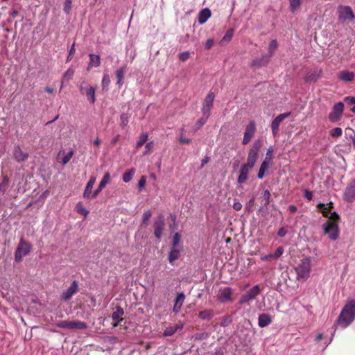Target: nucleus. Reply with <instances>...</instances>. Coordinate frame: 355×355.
Returning <instances> with one entry per match:
<instances>
[{
  "mask_svg": "<svg viewBox=\"0 0 355 355\" xmlns=\"http://www.w3.org/2000/svg\"><path fill=\"white\" fill-rule=\"evenodd\" d=\"M311 258L306 257L297 265L295 268L297 279L305 281L309 277L311 272Z\"/></svg>",
  "mask_w": 355,
  "mask_h": 355,
  "instance_id": "f03ea898",
  "label": "nucleus"
},
{
  "mask_svg": "<svg viewBox=\"0 0 355 355\" xmlns=\"http://www.w3.org/2000/svg\"><path fill=\"white\" fill-rule=\"evenodd\" d=\"M74 75V70L71 68L68 69L63 75V80L65 81H69L73 78Z\"/></svg>",
  "mask_w": 355,
  "mask_h": 355,
  "instance_id": "58836bf2",
  "label": "nucleus"
},
{
  "mask_svg": "<svg viewBox=\"0 0 355 355\" xmlns=\"http://www.w3.org/2000/svg\"><path fill=\"white\" fill-rule=\"evenodd\" d=\"M304 196L308 200H311L313 198V193L307 189L304 190Z\"/></svg>",
  "mask_w": 355,
  "mask_h": 355,
  "instance_id": "680f3d73",
  "label": "nucleus"
},
{
  "mask_svg": "<svg viewBox=\"0 0 355 355\" xmlns=\"http://www.w3.org/2000/svg\"><path fill=\"white\" fill-rule=\"evenodd\" d=\"M76 209L78 213L82 214L85 217H86L89 214V211L84 207L81 202L77 203Z\"/></svg>",
  "mask_w": 355,
  "mask_h": 355,
  "instance_id": "f704fd0d",
  "label": "nucleus"
},
{
  "mask_svg": "<svg viewBox=\"0 0 355 355\" xmlns=\"http://www.w3.org/2000/svg\"><path fill=\"white\" fill-rule=\"evenodd\" d=\"M266 159H267V157ZM268 168H269V161H268L267 159H265L262 162V163L261 164V166L259 168V172L257 174V178L259 179H262L265 176V174L268 171Z\"/></svg>",
  "mask_w": 355,
  "mask_h": 355,
  "instance_id": "a878e982",
  "label": "nucleus"
},
{
  "mask_svg": "<svg viewBox=\"0 0 355 355\" xmlns=\"http://www.w3.org/2000/svg\"><path fill=\"white\" fill-rule=\"evenodd\" d=\"M13 157L18 162H25L28 157V154L24 153L19 146H17L15 148L14 152H13Z\"/></svg>",
  "mask_w": 355,
  "mask_h": 355,
  "instance_id": "a211bd4d",
  "label": "nucleus"
},
{
  "mask_svg": "<svg viewBox=\"0 0 355 355\" xmlns=\"http://www.w3.org/2000/svg\"><path fill=\"white\" fill-rule=\"evenodd\" d=\"M146 178L144 176H141L138 182V189L139 191H141L144 189V187L146 184Z\"/></svg>",
  "mask_w": 355,
  "mask_h": 355,
  "instance_id": "4d7b16f0",
  "label": "nucleus"
},
{
  "mask_svg": "<svg viewBox=\"0 0 355 355\" xmlns=\"http://www.w3.org/2000/svg\"><path fill=\"white\" fill-rule=\"evenodd\" d=\"M89 56V62L88 64L87 70H89L92 67H97L101 64V58L98 55L90 53Z\"/></svg>",
  "mask_w": 355,
  "mask_h": 355,
  "instance_id": "b1692460",
  "label": "nucleus"
},
{
  "mask_svg": "<svg viewBox=\"0 0 355 355\" xmlns=\"http://www.w3.org/2000/svg\"><path fill=\"white\" fill-rule=\"evenodd\" d=\"M58 327L63 329H69L70 326V321L68 320H61L57 324Z\"/></svg>",
  "mask_w": 355,
  "mask_h": 355,
  "instance_id": "603ef678",
  "label": "nucleus"
},
{
  "mask_svg": "<svg viewBox=\"0 0 355 355\" xmlns=\"http://www.w3.org/2000/svg\"><path fill=\"white\" fill-rule=\"evenodd\" d=\"M318 206L322 209V213L323 216L325 217H328L327 209H331L332 208V203H329L328 207H327L326 205L323 203H319Z\"/></svg>",
  "mask_w": 355,
  "mask_h": 355,
  "instance_id": "37998d69",
  "label": "nucleus"
},
{
  "mask_svg": "<svg viewBox=\"0 0 355 355\" xmlns=\"http://www.w3.org/2000/svg\"><path fill=\"white\" fill-rule=\"evenodd\" d=\"M31 249L32 245L21 237L15 252V261L20 262L24 257L28 254Z\"/></svg>",
  "mask_w": 355,
  "mask_h": 355,
  "instance_id": "7ed1b4c3",
  "label": "nucleus"
},
{
  "mask_svg": "<svg viewBox=\"0 0 355 355\" xmlns=\"http://www.w3.org/2000/svg\"><path fill=\"white\" fill-rule=\"evenodd\" d=\"M124 314L123 309L119 306H116L112 314V318L114 321L113 326L117 327L119 324L123 320V315Z\"/></svg>",
  "mask_w": 355,
  "mask_h": 355,
  "instance_id": "2eb2a0df",
  "label": "nucleus"
},
{
  "mask_svg": "<svg viewBox=\"0 0 355 355\" xmlns=\"http://www.w3.org/2000/svg\"><path fill=\"white\" fill-rule=\"evenodd\" d=\"M147 139H148L147 135H143L141 137L140 139L137 141V147H141V146H143L147 141Z\"/></svg>",
  "mask_w": 355,
  "mask_h": 355,
  "instance_id": "bf43d9fd",
  "label": "nucleus"
},
{
  "mask_svg": "<svg viewBox=\"0 0 355 355\" xmlns=\"http://www.w3.org/2000/svg\"><path fill=\"white\" fill-rule=\"evenodd\" d=\"M261 293V289L259 285L254 286L252 288H250L246 293L243 295L241 299L239 301V304L241 305L243 304H249L250 301H252L256 298V297Z\"/></svg>",
  "mask_w": 355,
  "mask_h": 355,
  "instance_id": "39448f33",
  "label": "nucleus"
},
{
  "mask_svg": "<svg viewBox=\"0 0 355 355\" xmlns=\"http://www.w3.org/2000/svg\"><path fill=\"white\" fill-rule=\"evenodd\" d=\"M344 109V104L342 102L336 103L332 111L329 113V119L332 122H336L340 119Z\"/></svg>",
  "mask_w": 355,
  "mask_h": 355,
  "instance_id": "6e6552de",
  "label": "nucleus"
},
{
  "mask_svg": "<svg viewBox=\"0 0 355 355\" xmlns=\"http://www.w3.org/2000/svg\"><path fill=\"white\" fill-rule=\"evenodd\" d=\"M1 178L2 180L0 182V196L5 193L9 184V178L7 175H2Z\"/></svg>",
  "mask_w": 355,
  "mask_h": 355,
  "instance_id": "c85d7f7f",
  "label": "nucleus"
},
{
  "mask_svg": "<svg viewBox=\"0 0 355 355\" xmlns=\"http://www.w3.org/2000/svg\"><path fill=\"white\" fill-rule=\"evenodd\" d=\"M342 133L343 130L340 128H333L330 132V135L334 137H339L342 135Z\"/></svg>",
  "mask_w": 355,
  "mask_h": 355,
  "instance_id": "a18cd8bd",
  "label": "nucleus"
},
{
  "mask_svg": "<svg viewBox=\"0 0 355 355\" xmlns=\"http://www.w3.org/2000/svg\"><path fill=\"white\" fill-rule=\"evenodd\" d=\"M208 118V116L202 115V116L196 122L194 126L195 130L200 129L202 125H204V124L207 122Z\"/></svg>",
  "mask_w": 355,
  "mask_h": 355,
  "instance_id": "a19ab883",
  "label": "nucleus"
},
{
  "mask_svg": "<svg viewBox=\"0 0 355 355\" xmlns=\"http://www.w3.org/2000/svg\"><path fill=\"white\" fill-rule=\"evenodd\" d=\"M110 180V174L109 172H107L105 173L103 179L99 183L100 188H104L107 185V184L109 182Z\"/></svg>",
  "mask_w": 355,
  "mask_h": 355,
  "instance_id": "79ce46f5",
  "label": "nucleus"
},
{
  "mask_svg": "<svg viewBox=\"0 0 355 355\" xmlns=\"http://www.w3.org/2000/svg\"><path fill=\"white\" fill-rule=\"evenodd\" d=\"M233 291L230 287L220 288L218 295V299L221 302H232Z\"/></svg>",
  "mask_w": 355,
  "mask_h": 355,
  "instance_id": "ddd939ff",
  "label": "nucleus"
},
{
  "mask_svg": "<svg viewBox=\"0 0 355 355\" xmlns=\"http://www.w3.org/2000/svg\"><path fill=\"white\" fill-rule=\"evenodd\" d=\"M344 101L349 105H355V96H346Z\"/></svg>",
  "mask_w": 355,
  "mask_h": 355,
  "instance_id": "052dcab7",
  "label": "nucleus"
},
{
  "mask_svg": "<svg viewBox=\"0 0 355 355\" xmlns=\"http://www.w3.org/2000/svg\"><path fill=\"white\" fill-rule=\"evenodd\" d=\"M78 291V284L77 281H73L71 286L64 291H63L60 295L62 300H69L73 295H75Z\"/></svg>",
  "mask_w": 355,
  "mask_h": 355,
  "instance_id": "f8f14e48",
  "label": "nucleus"
},
{
  "mask_svg": "<svg viewBox=\"0 0 355 355\" xmlns=\"http://www.w3.org/2000/svg\"><path fill=\"white\" fill-rule=\"evenodd\" d=\"M71 9V0H65L64 5V11L66 13H69Z\"/></svg>",
  "mask_w": 355,
  "mask_h": 355,
  "instance_id": "5fc2aeb1",
  "label": "nucleus"
},
{
  "mask_svg": "<svg viewBox=\"0 0 355 355\" xmlns=\"http://www.w3.org/2000/svg\"><path fill=\"white\" fill-rule=\"evenodd\" d=\"M338 78L344 82H352L355 78V73L352 71L343 70L339 72Z\"/></svg>",
  "mask_w": 355,
  "mask_h": 355,
  "instance_id": "412c9836",
  "label": "nucleus"
},
{
  "mask_svg": "<svg viewBox=\"0 0 355 355\" xmlns=\"http://www.w3.org/2000/svg\"><path fill=\"white\" fill-rule=\"evenodd\" d=\"M257 159H258L257 156L251 155L248 154V157H247V162L245 164H244L243 165L250 168H252L254 167Z\"/></svg>",
  "mask_w": 355,
  "mask_h": 355,
  "instance_id": "2f4dec72",
  "label": "nucleus"
},
{
  "mask_svg": "<svg viewBox=\"0 0 355 355\" xmlns=\"http://www.w3.org/2000/svg\"><path fill=\"white\" fill-rule=\"evenodd\" d=\"M80 93L87 97L88 101L91 104H94L96 101L95 92L96 89L94 87L89 86L87 83L83 82L79 86Z\"/></svg>",
  "mask_w": 355,
  "mask_h": 355,
  "instance_id": "423d86ee",
  "label": "nucleus"
},
{
  "mask_svg": "<svg viewBox=\"0 0 355 355\" xmlns=\"http://www.w3.org/2000/svg\"><path fill=\"white\" fill-rule=\"evenodd\" d=\"M355 319V300H349L343 306L337 320V325L347 327Z\"/></svg>",
  "mask_w": 355,
  "mask_h": 355,
  "instance_id": "f257e3e1",
  "label": "nucleus"
},
{
  "mask_svg": "<svg viewBox=\"0 0 355 355\" xmlns=\"http://www.w3.org/2000/svg\"><path fill=\"white\" fill-rule=\"evenodd\" d=\"M103 189V188H100V186L98 185V188L93 193H91V198H96Z\"/></svg>",
  "mask_w": 355,
  "mask_h": 355,
  "instance_id": "69168bd1",
  "label": "nucleus"
},
{
  "mask_svg": "<svg viewBox=\"0 0 355 355\" xmlns=\"http://www.w3.org/2000/svg\"><path fill=\"white\" fill-rule=\"evenodd\" d=\"M87 327V324L84 322L78 320L70 321L69 329H84Z\"/></svg>",
  "mask_w": 355,
  "mask_h": 355,
  "instance_id": "cd10ccee",
  "label": "nucleus"
},
{
  "mask_svg": "<svg viewBox=\"0 0 355 355\" xmlns=\"http://www.w3.org/2000/svg\"><path fill=\"white\" fill-rule=\"evenodd\" d=\"M76 49H75V44L73 43L72 46H71V49L69 50L67 61H69L73 58V56L75 53Z\"/></svg>",
  "mask_w": 355,
  "mask_h": 355,
  "instance_id": "13d9d810",
  "label": "nucleus"
},
{
  "mask_svg": "<svg viewBox=\"0 0 355 355\" xmlns=\"http://www.w3.org/2000/svg\"><path fill=\"white\" fill-rule=\"evenodd\" d=\"M287 234V230L285 227L280 228L277 232V235L279 237H284Z\"/></svg>",
  "mask_w": 355,
  "mask_h": 355,
  "instance_id": "e2e57ef3",
  "label": "nucleus"
},
{
  "mask_svg": "<svg viewBox=\"0 0 355 355\" xmlns=\"http://www.w3.org/2000/svg\"><path fill=\"white\" fill-rule=\"evenodd\" d=\"M343 198L347 202H353L355 200V178L346 187Z\"/></svg>",
  "mask_w": 355,
  "mask_h": 355,
  "instance_id": "4468645a",
  "label": "nucleus"
},
{
  "mask_svg": "<svg viewBox=\"0 0 355 355\" xmlns=\"http://www.w3.org/2000/svg\"><path fill=\"white\" fill-rule=\"evenodd\" d=\"M73 155V151L71 150L64 156V157L62 158V164L63 165L67 164L70 161V159H71Z\"/></svg>",
  "mask_w": 355,
  "mask_h": 355,
  "instance_id": "49530a36",
  "label": "nucleus"
},
{
  "mask_svg": "<svg viewBox=\"0 0 355 355\" xmlns=\"http://www.w3.org/2000/svg\"><path fill=\"white\" fill-rule=\"evenodd\" d=\"M184 327V323L179 322L175 326H170L166 328L163 332V336H171L175 334L178 331H181Z\"/></svg>",
  "mask_w": 355,
  "mask_h": 355,
  "instance_id": "f3484780",
  "label": "nucleus"
},
{
  "mask_svg": "<svg viewBox=\"0 0 355 355\" xmlns=\"http://www.w3.org/2000/svg\"><path fill=\"white\" fill-rule=\"evenodd\" d=\"M329 218L331 220V221H334L335 223L336 220H338L339 216L336 212H334Z\"/></svg>",
  "mask_w": 355,
  "mask_h": 355,
  "instance_id": "774afa93",
  "label": "nucleus"
},
{
  "mask_svg": "<svg viewBox=\"0 0 355 355\" xmlns=\"http://www.w3.org/2000/svg\"><path fill=\"white\" fill-rule=\"evenodd\" d=\"M284 252L283 247H278L274 254H272V259H277L280 257Z\"/></svg>",
  "mask_w": 355,
  "mask_h": 355,
  "instance_id": "09e8293b",
  "label": "nucleus"
},
{
  "mask_svg": "<svg viewBox=\"0 0 355 355\" xmlns=\"http://www.w3.org/2000/svg\"><path fill=\"white\" fill-rule=\"evenodd\" d=\"M290 10L292 12H295L301 6V0H289Z\"/></svg>",
  "mask_w": 355,
  "mask_h": 355,
  "instance_id": "473e14b6",
  "label": "nucleus"
},
{
  "mask_svg": "<svg viewBox=\"0 0 355 355\" xmlns=\"http://www.w3.org/2000/svg\"><path fill=\"white\" fill-rule=\"evenodd\" d=\"M322 229L325 234L331 241H336L338 238L339 228L337 224L334 221H327L322 225Z\"/></svg>",
  "mask_w": 355,
  "mask_h": 355,
  "instance_id": "20e7f679",
  "label": "nucleus"
},
{
  "mask_svg": "<svg viewBox=\"0 0 355 355\" xmlns=\"http://www.w3.org/2000/svg\"><path fill=\"white\" fill-rule=\"evenodd\" d=\"M152 216V212L150 210L145 211L143 214V223L148 225V221Z\"/></svg>",
  "mask_w": 355,
  "mask_h": 355,
  "instance_id": "8fccbe9b",
  "label": "nucleus"
},
{
  "mask_svg": "<svg viewBox=\"0 0 355 355\" xmlns=\"http://www.w3.org/2000/svg\"><path fill=\"white\" fill-rule=\"evenodd\" d=\"M211 17V10L209 8H204L200 11L198 19L200 24H205Z\"/></svg>",
  "mask_w": 355,
  "mask_h": 355,
  "instance_id": "5701e85b",
  "label": "nucleus"
},
{
  "mask_svg": "<svg viewBox=\"0 0 355 355\" xmlns=\"http://www.w3.org/2000/svg\"><path fill=\"white\" fill-rule=\"evenodd\" d=\"M338 14L339 19L342 21L354 19L352 8L347 6H340L338 8Z\"/></svg>",
  "mask_w": 355,
  "mask_h": 355,
  "instance_id": "0eeeda50",
  "label": "nucleus"
},
{
  "mask_svg": "<svg viewBox=\"0 0 355 355\" xmlns=\"http://www.w3.org/2000/svg\"><path fill=\"white\" fill-rule=\"evenodd\" d=\"M263 197L264 199V205L266 206L270 203V193L268 190H265L263 193Z\"/></svg>",
  "mask_w": 355,
  "mask_h": 355,
  "instance_id": "3c124183",
  "label": "nucleus"
},
{
  "mask_svg": "<svg viewBox=\"0 0 355 355\" xmlns=\"http://www.w3.org/2000/svg\"><path fill=\"white\" fill-rule=\"evenodd\" d=\"M96 182V177L92 176L89 178V182H87L85 189L83 193V198L86 199H90L91 198V193L93 188L94 184Z\"/></svg>",
  "mask_w": 355,
  "mask_h": 355,
  "instance_id": "4be33fe9",
  "label": "nucleus"
},
{
  "mask_svg": "<svg viewBox=\"0 0 355 355\" xmlns=\"http://www.w3.org/2000/svg\"><path fill=\"white\" fill-rule=\"evenodd\" d=\"M214 311L206 309L199 313V317L202 320H211L214 317Z\"/></svg>",
  "mask_w": 355,
  "mask_h": 355,
  "instance_id": "7c9ffc66",
  "label": "nucleus"
},
{
  "mask_svg": "<svg viewBox=\"0 0 355 355\" xmlns=\"http://www.w3.org/2000/svg\"><path fill=\"white\" fill-rule=\"evenodd\" d=\"M214 97L215 96L213 92H209L206 96L202 107V112L203 116L209 117L210 110L213 106Z\"/></svg>",
  "mask_w": 355,
  "mask_h": 355,
  "instance_id": "9d476101",
  "label": "nucleus"
},
{
  "mask_svg": "<svg viewBox=\"0 0 355 355\" xmlns=\"http://www.w3.org/2000/svg\"><path fill=\"white\" fill-rule=\"evenodd\" d=\"M135 173V168H131L130 170H129L128 171L125 172L123 175V181L124 182H130L134 174Z\"/></svg>",
  "mask_w": 355,
  "mask_h": 355,
  "instance_id": "72a5a7b5",
  "label": "nucleus"
},
{
  "mask_svg": "<svg viewBox=\"0 0 355 355\" xmlns=\"http://www.w3.org/2000/svg\"><path fill=\"white\" fill-rule=\"evenodd\" d=\"M164 225V220L161 216L157 217V238H159L162 230V226Z\"/></svg>",
  "mask_w": 355,
  "mask_h": 355,
  "instance_id": "e433bc0d",
  "label": "nucleus"
},
{
  "mask_svg": "<svg viewBox=\"0 0 355 355\" xmlns=\"http://www.w3.org/2000/svg\"><path fill=\"white\" fill-rule=\"evenodd\" d=\"M250 169L251 168H250L244 165L241 166L240 171H239V175L237 179L238 183L243 184L246 182V180L248 178V174H249Z\"/></svg>",
  "mask_w": 355,
  "mask_h": 355,
  "instance_id": "6ab92c4d",
  "label": "nucleus"
},
{
  "mask_svg": "<svg viewBox=\"0 0 355 355\" xmlns=\"http://www.w3.org/2000/svg\"><path fill=\"white\" fill-rule=\"evenodd\" d=\"M184 128H181L179 140L182 144H189L191 142L190 139L185 138L184 137Z\"/></svg>",
  "mask_w": 355,
  "mask_h": 355,
  "instance_id": "de8ad7c7",
  "label": "nucleus"
},
{
  "mask_svg": "<svg viewBox=\"0 0 355 355\" xmlns=\"http://www.w3.org/2000/svg\"><path fill=\"white\" fill-rule=\"evenodd\" d=\"M272 322V316L268 313H261L259 315L258 324L261 328L266 327Z\"/></svg>",
  "mask_w": 355,
  "mask_h": 355,
  "instance_id": "dca6fc26",
  "label": "nucleus"
},
{
  "mask_svg": "<svg viewBox=\"0 0 355 355\" xmlns=\"http://www.w3.org/2000/svg\"><path fill=\"white\" fill-rule=\"evenodd\" d=\"M232 36H233V30L232 29H230V30H228L226 32L225 35H224V37L222 39V41H223V42H225V41L228 42V41H230L232 39Z\"/></svg>",
  "mask_w": 355,
  "mask_h": 355,
  "instance_id": "864d4df0",
  "label": "nucleus"
},
{
  "mask_svg": "<svg viewBox=\"0 0 355 355\" xmlns=\"http://www.w3.org/2000/svg\"><path fill=\"white\" fill-rule=\"evenodd\" d=\"M277 40H272L270 44H269V46H268V55L272 56L273 55V53L274 51L277 49Z\"/></svg>",
  "mask_w": 355,
  "mask_h": 355,
  "instance_id": "ea45409f",
  "label": "nucleus"
},
{
  "mask_svg": "<svg viewBox=\"0 0 355 355\" xmlns=\"http://www.w3.org/2000/svg\"><path fill=\"white\" fill-rule=\"evenodd\" d=\"M291 113L290 112H287V113H284V114H281L279 115H278L277 117H275L272 121V123H271V129H272V135L275 137L277 136L278 135V132H279V126L280 125V123L285 119H286L287 117H288L290 116Z\"/></svg>",
  "mask_w": 355,
  "mask_h": 355,
  "instance_id": "9b49d317",
  "label": "nucleus"
},
{
  "mask_svg": "<svg viewBox=\"0 0 355 355\" xmlns=\"http://www.w3.org/2000/svg\"><path fill=\"white\" fill-rule=\"evenodd\" d=\"M261 147V141L260 140L255 141L254 142L252 146L250 149L248 154L258 157V154H259Z\"/></svg>",
  "mask_w": 355,
  "mask_h": 355,
  "instance_id": "bb28decb",
  "label": "nucleus"
},
{
  "mask_svg": "<svg viewBox=\"0 0 355 355\" xmlns=\"http://www.w3.org/2000/svg\"><path fill=\"white\" fill-rule=\"evenodd\" d=\"M125 68L122 67L116 71V76L117 78L116 84L119 86L122 85V80L124 76Z\"/></svg>",
  "mask_w": 355,
  "mask_h": 355,
  "instance_id": "c9c22d12",
  "label": "nucleus"
},
{
  "mask_svg": "<svg viewBox=\"0 0 355 355\" xmlns=\"http://www.w3.org/2000/svg\"><path fill=\"white\" fill-rule=\"evenodd\" d=\"M214 45V40L209 39L206 41L205 46L207 49H210Z\"/></svg>",
  "mask_w": 355,
  "mask_h": 355,
  "instance_id": "0e129e2a",
  "label": "nucleus"
},
{
  "mask_svg": "<svg viewBox=\"0 0 355 355\" xmlns=\"http://www.w3.org/2000/svg\"><path fill=\"white\" fill-rule=\"evenodd\" d=\"M190 56V53L189 51H184L179 55V58L182 62L186 61Z\"/></svg>",
  "mask_w": 355,
  "mask_h": 355,
  "instance_id": "6e6d98bb",
  "label": "nucleus"
},
{
  "mask_svg": "<svg viewBox=\"0 0 355 355\" xmlns=\"http://www.w3.org/2000/svg\"><path fill=\"white\" fill-rule=\"evenodd\" d=\"M110 83V79L107 74H104L102 79V87L103 89H107V87Z\"/></svg>",
  "mask_w": 355,
  "mask_h": 355,
  "instance_id": "c03bdc74",
  "label": "nucleus"
},
{
  "mask_svg": "<svg viewBox=\"0 0 355 355\" xmlns=\"http://www.w3.org/2000/svg\"><path fill=\"white\" fill-rule=\"evenodd\" d=\"M180 239L181 235L176 232L172 237L171 248H182V246L180 245Z\"/></svg>",
  "mask_w": 355,
  "mask_h": 355,
  "instance_id": "c756f323",
  "label": "nucleus"
},
{
  "mask_svg": "<svg viewBox=\"0 0 355 355\" xmlns=\"http://www.w3.org/2000/svg\"><path fill=\"white\" fill-rule=\"evenodd\" d=\"M184 300H185V295L183 293H178L175 300V304H177L178 306L182 307V306L184 302Z\"/></svg>",
  "mask_w": 355,
  "mask_h": 355,
  "instance_id": "4c0bfd02",
  "label": "nucleus"
},
{
  "mask_svg": "<svg viewBox=\"0 0 355 355\" xmlns=\"http://www.w3.org/2000/svg\"><path fill=\"white\" fill-rule=\"evenodd\" d=\"M256 132V123L254 121H250L248 125L246 126L244 132L243 144H248Z\"/></svg>",
  "mask_w": 355,
  "mask_h": 355,
  "instance_id": "1a4fd4ad",
  "label": "nucleus"
},
{
  "mask_svg": "<svg viewBox=\"0 0 355 355\" xmlns=\"http://www.w3.org/2000/svg\"><path fill=\"white\" fill-rule=\"evenodd\" d=\"M233 208L236 211H239L242 208V204L241 202H235L233 204Z\"/></svg>",
  "mask_w": 355,
  "mask_h": 355,
  "instance_id": "338daca9",
  "label": "nucleus"
},
{
  "mask_svg": "<svg viewBox=\"0 0 355 355\" xmlns=\"http://www.w3.org/2000/svg\"><path fill=\"white\" fill-rule=\"evenodd\" d=\"M182 248H171L168 254V261L173 265L174 262L180 257Z\"/></svg>",
  "mask_w": 355,
  "mask_h": 355,
  "instance_id": "aec40b11",
  "label": "nucleus"
},
{
  "mask_svg": "<svg viewBox=\"0 0 355 355\" xmlns=\"http://www.w3.org/2000/svg\"><path fill=\"white\" fill-rule=\"evenodd\" d=\"M271 56L268 54L263 55L260 59H255L252 62V65L255 67H261L267 64Z\"/></svg>",
  "mask_w": 355,
  "mask_h": 355,
  "instance_id": "393cba45",
  "label": "nucleus"
}]
</instances>
